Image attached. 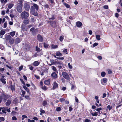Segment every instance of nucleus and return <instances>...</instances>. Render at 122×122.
<instances>
[{
	"label": "nucleus",
	"mask_w": 122,
	"mask_h": 122,
	"mask_svg": "<svg viewBox=\"0 0 122 122\" xmlns=\"http://www.w3.org/2000/svg\"><path fill=\"white\" fill-rule=\"evenodd\" d=\"M29 15V13L25 11H23L20 14V18L22 19L27 18Z\"/></svg>",
	"instance_id": "1"
},
{
	"label": "nucleus",
	"mask_w": 122,
	"mask_h": 122,
	"mask_svg": "<svg viewBox=\"0 0 122 122\" xmlns=\"http://www.w3.org/2000/svg\"><path fill=\"white\" fill-rule=\"evenodd\" d=\"M8 95L5 94H2L0 96V103L2 101L5 102L8 98Z\"/></svg>",
	"instance_id": "2"
},
{
	"label": "nucleus",
	"mask_w": 122,
	"mask_h": 122,
	"mask_svg": "<svg viewBox=\"0 0 122 122\" xmlns=\"http://www.w3.org/2000/svg\"><path fill=\"white\" fill-rule=\"evenodd\" d=\"M62 74L63 77L66 79L68 80L70 79V76L66 72H63L62 73Z\"/></svg>",
	"instance_id": "3"
},
{
	"label": "nucleus",
	"mask_w": 122,
	"mask_h": 122,
	"mask_svg": "<svg viewBox=\"0 0 122 122\" xmlns=\"http://www.w3.org/2000/svg\"><path fill=\"white\" fill-rule=\"evenodd\" d=\"M58 87V85L56 81H54L53 83L52 89L53 90L57 88Z\"/></svg>",
	"instance_id": "4"
},
{
	"label": "nucleus",
	"mask_w": 122,
	"mask_h": 122,
	"mask_svg": "<svg viewBox=\"0 0 122 122\" xmlns=\"http://www.w3.org/2000/svg\"><path fill=\"white\" fill-rule=\"evenodd\" d=\"M48 23H50L51 25V26L54 27L56 25V21H48Z\"/></svg>",
	"instance_id": "5"
},
{
	"label": "nucleus",
	"mask_w": 122,
	"mask_h": 122,
	"mask_svg": "<svg viewBox=\"0 0 122 122\" xmlns=\"http://www.w3.org/2000/svg\"><path fill=\"white\" fill-rule=\"evenodd\" d=\"M30 8V5L26 3L25 4L24 8L25 10L27 11H28Z\"/></svg>",
	"instance_id": "6"
},
{
	"label": "nucleus",
	"mask_w": 122,
	"mask_h": 122,
	"mask_svg": "<svg viewBox=\"0 0 122 122\" xmlns=\"http://www.w3.org/2000/svg\"><path fill=\"white\" fill-rule=\"evenodd\" d=\"M21 5H18L17 7V11L20 13L22 12V9Z\"/></svg>",
	"instance_id": "7"
},
{
	"label": "nucleus",
	"mask_w": 122,
	"mask_h": 122,
	"mask_svg": "<svg viewBox=\"0 0 122 122\" xmlns=\"http://www.w3.org/2000/svg\"><path fill=\"white\" fill-rule=\"evenodd\" d=\"M37 39L39 41L41 42H42L43 41V38L42 36L40 35H38L37 36Z\"/></svg>",
	"instance_id": "8"
},
{
	"label": "nucleus",
	"mask_w": 122,
	"mask_h": 122,
	"mask_svg": "<svg viewBox=\"0 0 122 122\" xmlns=\"http://www.w3.org/2000/svg\"><path fill=\"white\" fill-rule=\"evenodd\" d=\"M24 19H25L23 21V23L25 25L28 24L29 22V19L27 18Z\"/></svg>",
	"instance_id": "9"
},
{
	"label": "nucleus",
	"mask_w": 122,
	"mask_h": 122,
	"mask_svg": "<svg viewBox=\"0 0 122 122\" xmlns=\"http://www.w3.org/2000/svg\"><path fill=\"white\" fill-rule=\"evenodd\" d=\"M22 30L25 31H27V28L26 26L25 25H22L21 26Z\"/></svg>",
	"instance_id": "10"
},
{
	"label": "nucleus",
	"mask_w": 122,
	"mask_h": 122,
	"mask_svg": "<svg viewBox=\"0 0 122 122\" xmlns=\"http://www.w3.org/2000/svg\"><path fill=\"white\" fill-rule=\"evenodd\" d=\"M4 77L5 76H2L0 79V80L3 83L5 84L6 83V82L5 81V79L4 78Z\"/></svg>",
	"instance_id": "11"
},
{
	"label": "nucleus",
	"mask_w": 122,
	"mask_h": 122,
	"mask_svg": "<svg viewBox=\"0 0 122 122\" xmlns=\"http://www.w3.org/2000/svg\"><path fill=\"white\" fill-rule=\"evenodd\" d=\"M50 79L46 80L44 82V84L46 85H49L50 84Z\"/></svg>",
	"instance_id": "12"
},
{
	"label": "nucleus",
	"mask_w": 122,
	"mask_h": 122,
	"mask_svg": "<svg viewBox=\"0 0 122 122\" xmlns=\"http://www.w3.org/2000/svg\"><path fill=\"white\" fill-rule=\"evenodd\" d=\"M40 62L38 61H35L33 63V65L34 66H37L40 64Z\"/></svg>",
	"instance_id": "13"
},
{
	"label": "nucleus",
	"mask_w": 122,
	"mask_h": 122,
	"mask_svg": "<svg viewBox=\"0 0 122 122\" xmlns=\"http://www.w3.org/2000/svg\"><path fill=\"white\" fill-rule=\"evenodd\" d=\"M101 81L102 84H104V83H106L107 82V78H104L101 80Z\"/></svg>",
	"instance_id": "14"
},
{
	"label": "nucleus",
	"mask_w": 122,
	"mask_h": 122,
	"mask_svg": "<svg viewBox=\"0 0 122 122\" xmlns=\"http://www.w3.org/2000/svg\"><path fill=\"white\" fill-rule=\"evenodd\" d=\"M5 39L6 40H10V39L11 38V36L9 35H5Z\"/></svg>",
	"instance_id": "15"
},
{
	"label": "nucleus",
	"mask_w": 122,
	"mask_h": 122,
	"mask_svg": "<svg viewBox=\"0 0 122 122\" xmlns=\"http://www.w3.org/2000/svg\"><path fill=\"white\" fill-rule=\"evenodd\" d=\"M56 60H51V64L49 65H56Z\"/></svg>",
	"instance_id": "16"
},
{
	"label": "nucleus",
	"mask_w": 122,
	"mask_h": 122,
	"mask_svg": "<svg viewBox=\"0 0 122 122\" xmlns=\"http://www.w3.org/2000/svg\"><path fill=\"white\" fill-rule=\"evenodd\" d=\"M21 54V55L22 54ZM22 54L23 55L22 56H25V58L27 59V60H30V58L28 56L27 54Z\"/></svg>",
	"instance_id": "17"
},
{
	"label": "nucleus",
	"mask_w": 122,
	"mask_h": 122,
	"mask_svg": "<svg viewBox=\"0 0 122 122\" xmlns=\"http://www.w3.org/2000/svg\"><path fill=\"white\" fill-rule=\"evenodd\" d=\"M51 76L54 79L56 78L57 77V76L55 72H54L52 74Z\"/></svg>",
	"instance_id": "18"
},
{
	"label": "nucleus",
	"mask_w": 122,
	"mask_h": 122,
	"mask_svg": "<svg viewBox=\"0 0 122 122\" xmlns=\"http://www.w3.org/2000/svg\"><path fill=\"white\" fill-rule=\"evenodd\" d=\"M76 25L77 27H79L82 26V24L81 22L78 21L76 23Z\"/></svg>",
	"instance_id": "19"
},
{
	"label": "nucleus",
	"mask_w": 122,
	"mask_h": 122,
	"mask_svg": "<svg viewBox=\"0 0 122 122\" xmlns=\"http://www.w3.org/2000/svg\"><path fill=\"white\" fill-rule=\"evenodd\" d=\"M38 30L37 29H35L34 31H32V34L34 36L36 35V34L38 32Z\"/></svg>",
	"instance_id": "20"
},
{
	"label": "nucleus",
	"mask_w": 122,
	"mask_h": 122,
	"mask_svg": "<svg viewBox=\"0 0 122 122\" xmlns=\"http://www.w3.org/2000/svg\"><path fill=\"white\" fill-rule=\"evenodd\" d=\"M30 49L29 46L28 45H25V51H28Z\"/></svg>",
	"instance_id": "21"
},
{
	"label": "nucleus",
	"mask_w": 122,
	"mask_h": 122,
	"mask_svg": "<svg viewBox=\"0 0 122 122\" xmlns=\"http://www.w3.org/2000/svg\"><path fill=\"white\" fill-rule=\"evenodd\" d=\"M20 39L19 38H17L15 40V44H18L20 42Z\"/></svg>",
	"instance_id": "22"
},
{
	"label": "nucleus",
	"mask_w": 122,
	"mask_h": 122,
	"mask_svg": "<svg viewBox=\"0 0 122 122\" xmlns=\"http://www.w3.org/2000/svg\"><path fill=\"white\" fill-rule=\"evenodd\" d=\"M14 39L13 38H11L10 39L9 41V42L10 43L11 45L13 44L14 43Z\"/></svg>",
	"instance_id": "23"
},
{
	"label": "nucleus",
	"mask_w": 122,
	"mask_h": 122,
	"mask_svg": "<svg viewBox=\"0 0 122 122\" xmlns=\"http://www.w3.org/2000/svg\"><path fill=\"white\" fill-rule=\"evenodd\" d=\"M7 109V108L6 107H2V111L4 113H6V110Z\"/></svg>",
	"instance_id": "24"
},
{
	"label": "nucleus",
	"mask_w": 122,
	"mask_h": 122,
	"mask_svg": "<svg viewBox=\"0 0 122 122\" xmlns=\"http://www.w3.org/2000/svg\"><path fill=\"white\" fill-rule=\"evenodd\" d=\"M23 88L27 92L29 93H30L29 92V89L26 87L25 85L23 86Z\"/></svg>",
	"instance_id": "25"
},
{
	"label": "nucleus",
	"mask_w": 122,
	"mask_h": 122,
	"mask_svg": "<svg viewBox=\"0 0 122 122\" xmlns=\"http://www.w3.org/2000/svg\"><path fill=\"white\" fill-rule=\"evenodd\" d=\"M91 114L93 116H97L98 115V113L96 112H94L92 113Z\"/></svg>",
	"instance_id": "26"
},
{
	"label": "nucleus",
	"mask_w": 122,
	"mask_h": 122,
	"mask_svg": "<svg viewBox=\"0 0 122 122\" xmlns=\"http://www.w3.org/2000/svg\"><path fill=\"white\" fill-rule=\"evenodd\" d=\"M11 90H12L13 92L15 90V86L14 85H11L10 86Z\"/></svg>",
	"instance_id": "27"
},
{
	"label": "nucleus",
	"mask_w": 122,
	"mask_h": 122,
	"mask_svg": "<svg viewBox=\"0 0 122 122\" xmlns=\"http://www.w3.org/2000/svg\"><path fill=\"white\" fill-rule=\"evenodd\" d=\"M15 32L14 31L10 32V33H9V34L11 36H12L13 37L15 35Z\"/></svg>",
	"instance_id": "28"
},
{
	"label": "nucleus",
	"mask_w": 122,
	"mask_h": 122,
	"mask_svg": "<svg viewBox=\"0 0 122 122\" xmlns=\"http://www.w3.org/2000/svg\"><path fill=\"white\" fill-rule=\"evenodd\" d=\"M11 103V101L10 100H8L6 103V105L7 106H9L10 105Z\"/></svg>",
	"instance_id": "29"
},
{
	"label": "nucleus",
	"mask_w": 122,
	"mask_h": 122,
	"mask_svg": "<svg viewBox=\"0 0 122 122\" xmlns=\"http://www.w3.org/2000/svg\"><path fill=\"white\" fill-rule=\"evenodd\" d=\"M35 8L33 6H31L30 7V12L31 13L35 11Z\"/></svg>",
	"instance_id": "30"
},
{
	"label": "nucleus",
	"mask_w": 122,
	"mask_h": 122,
	"mask_svg": "<svg viewBox=\"0 0 122 122\" xmlns=\"http://www.w3.org/2000/svg\"><path fill=\"white\" fill-rule=\"evenodd\" d=\"M41 88L44 91H46L47 89V87L45 86H41Z\"/></svg>",
	"instance_id": "31"
},
{
	"label": "nucleus",
	"mask_w": 122,
	"mask_h": 122,
	"mask_svg": "<svg viewBox=\"0 0 122 122\" xmlns=\"http://www.w3.org/2000/svg\"><path fill=\"white\" fill-rule=\"evenodd\" d=\"M34 8H35L36 10H38V5L36 4H34L33 5V6Z\"/></svg>",
	"instance_id": "32"
},
{
	"label": "nucleus",
	"mask_w": 122,
	"mask_h": 122,
	"mask_svg": "<svg viewBox=\"0 0 122 122\" xmlns=\"http://www.w3.org/2000/svg\"><path fill=\"white\" fill-rule=\"evenodd\" d=\"M51 47L52 48L55 49L58 47V46L57 45H55L53 44H52L51 46Z\"/></svg>",
	"instance_id": "33"
},
{
	"label": "nucleus",
	"mask_w": 122,
	"mask_h": 122,
	"mask_svg": "<svg viewBox=\"0 0 122 122\" xmlns=\"http://www.w3.org/2000/svg\"><path fill=\"white\" fill-rule=\"evenodd\" d=\"M53 56H54V57H55L57 58L59 60H63L64 59V58L63 57H56V56L54 55H53Z\"/></svg>",
	"instance_id": "34"
},
{
	"label": "nucleus",
	"mask_w": 122,
	"mask_h": 122,
	"mask_svg": "<svg viewBox=\"0 0 122 122\" xmlns=\"http://www.w3.org/2000/svg\"><path fill=\"white\" fill-rule=\"evenodd\" d=\"M21 91L22 93V94H21V95L23 97H24L25 93V91H24L22 90H21Z\"/></svg>",
	"instance_id": "35"
},
{
	"label": "nucleus",
	"mask_w": 122,
	"mask_h": 122,
	"mask_svg": "<svg viewBox=\"0 0 122 122\" xmlns=\"http://www.w3.org/2000/svg\"><path fill=\"white\" fill-rule=\"evenodd\" d=\"M40 112L41 113H40V115H42V113H45V111L41 109L40 110Z\"/></svg>",
	"instance_id": "36"
},
{
	"label": "nucleus",
	"mask_w": 122,
	"mask_h": 122,
	"mask_svg": "<svg viewBox=\"0 0 122 122\" xmlns=\"http://www.w3.org/2000/svg\"><path fill=\"white\" fill-rule=\"evenodd\" d=\"M106 75V73L105 72H102L101 74V76L103 77L105 76V75Z\"/></svg>",
	"instance_id": "37"
},
{
	"label": "nucleus",
	"mask_w": 122,
	"mask_h": 122,
	"mask_svg": "<svg viewBox=\"0 0 122 122\" xmlns=\"http://www.w3.org/2000/svg\"><path fill=\"white\" fill-rule=\"evenodd\" d=\"M17 113L15 111H12L11 113V114L12 116L15 115Z\"/></svg>",
	"instance_id": "38"
},
{
	"label": "nucleus",
	"mask_w": 122,
	"mask_h": 122,
	"mask_svg": "<svg viewBox=\"0 0 122 122\" xmlns=\"http://www.w3.org/2000/svg\"><path fill=\"white\" fill-rule=\"evenodd\" d=\"M5 33V31H4L3 30H1L0 32V35H3Z\"/></svg>",
	"instance_id": "39"
},
{
	"label": "nucleus",
	"mask_w": 122,
	"mask_h": 122,
	"mask_svg": "<svg viewBox=\"0 0 122 122\" xmlns=\"http://www.w3.org/2000/svg\"><path fill=\"white\" fill-rule=\"evenodd\" d=\"M33 15L35 16H37L38 15V13L36 12H35V11L31 12Z\"/></svg>",
	"instance_id": "40"
},
{
	"label": "nucleus",
	"mask_w": 122,
	"mask_h": 122,
	"mask_svg": "<svg viewBox=\"0 0 122 122\" xmlns=\"http://www.w3.org/2000/svg\"><path fill=\"white\" fill-rule=\"evenodd\" d=\"M100 36L98 35H97L96 36V37L97 39L99 40H100Z\"/></svg>",
	"instance_id": "41"
},
{
	"label": "nucleus",
	"mask_w": 122,
	"mask_h": 122,
	"mask_svg": "<svg viewBox=\"0 0 122 122\" xmlns=\"http://www.w3.org/2000/svg\"><path fill=\"white\" fill-rule=\"evenodd\" d=\"M68 67L70 69H72V67L70 63H68Z\"/></svg>",
	"instance_id": "42"
},
{
	"label": "nucleus",
	"mask_w": 122,
	"mask_h": 122,
	"mask_svg": "<svg viewBox=\"0 0 122 122\" xmlns=\"http://www.w3.org/2000/svg\"><path fill=\"white\" fill-rule=\"evenodd\" d=\"M13 6V4H10L9 5L8 8L10 9H11Z\"/></svg>",
	"instance_id": "43"
},
{
	"label": "nucleus",
	"mask_w": 122,
	"mask_h": 122,
	"mask_svg": "<svg viewBox=\"0 0 122 122\" xmlns=\"http://www.w3.org/2000/svg\"><path fill=\"white\" fill-rule=\"evenodd\" d=\"M36 50L38 52H40L41 50L37 46L36 47Z\"/></svg>",
	"instance_id": "44"
},
{
	"label": "nucleus",
	"mask_w": 122,
	"mask_h": 122,
	"mask_svg": "<svg viewBox=\"0 0 122 122\" xmlns=\"http://www.w3.org/2000/svg\"><path fill=\"white\" fill-rule=\"evenodd\" d=\"M107 108L109 109V110H110L112 108V107L109 105H108L107 106Z\"/></svg>",
	"instance_id": "45"
},
{
	"label": "nucleus",
	"mask_w": 122,
	"mask_h": 122,
	"mask_svg": "<svg viewBox=\"0 0 122 122\" xmlns=\"http://www.w3.org/2000/svg\"><path fill=\"white\" fill-rule=\"evenodd\" d=\"M64 5L66 6V7L67 8H69L70 7V6L68 4H67L66 3H64Z\"/></svg>",
	"instance_id": "46"
},
{
	"label": "nucleus",
	"mask_w": 122,
	"mask_h": 122,
	"mask_svg": "<svg viewBox=\"0 0 122 122\" xmlns=\"http://www.w3.org/2000/svg\"><path fill=\"white\" fill-rule=\"evenodd\" d=\"M44 47L45 48H47L48 47V46H49V45L48 44L45 43H44Z\"/></svg>",
	"instance_id": "47"
},
{
	"label": "nucleus",
	"mask_w": 122,
	"mask_h": 122,
	"mask_svg": "<svg viewBox=\"0 0 122 122\" xmlns=\"http://www.w3.org/2000/svg\"><path fill=\"white\" fill-rule=\"evenodd\" d=\"M47 104V102L46 101H44L43 103V105L44 106H45Z\"/></svg>",
	"instance_id": "48"
},
{
	"label": "nucleus",
	"mask_w": 122,
	"mask_h": 122,
	"mask_svg": "<svg viewBox=\"0 0 122 122\" xmlns=\"http://www.w3.org/2000/svg\"><path fill=\"white\" fill-rule=\"evenodd\" d=\"M0 2L2 3H6L7 2V0H0Z\"/></svg>",
	"instance_id": "49"
},
{
	"label": "nucleus",
	"mask_w": 122,
	"mask_h": 122,
	"mask_svg": "<svg viewBox=\"0 0 122 122\" xmlns=\"http://www.w3.org/2000/svg\"><path fill=\"white\" fill-rule=\"evenodd\" d=\"M54 55H55L56 57L61 56H62V54H54Z\"/></svg>",
	"instance_id": "50"
},
{
	"label": "nucleus",
	"mask_w": 122,
	"mask_h": 122,
	"mask_svg": "<svg viewBox=\"0 0 122 122\" xmlns=\"http://www.w3.org/2000/svg\"><path fill=\"white\" fill-rule=\"evenodd\" d=\"M61 110V108L60 107H57L56 108V110L57 112L60 111Z\"/></svg>",
	"instance_id": "51"
},
{
	"label": "nucleus",
	"mask_w": 122,
	"mask_h": 122,
	"mask_svg": "<svg viewBox=\"0 0 122 122\" xmlns=\"http://www.w3.org/2000/svg\"><path fill=\"white\" fill-rule=\"evenodd\" d=\"M22 119L23 120L25 118H27V117L25 115H23L22 116Z\"/></svg>",
	"instance_id": "52"
},
{
	"label": "nucleus",
	"mask_w": 122,
	"mask_h": 122,
	"mask_svg": "<svg viewBox=\"0 0 122 122\" xmlns=\"http://www.w3.org/2000/svg\"><path fill=\"white\" fill-rule=\"evenodd\" d=\"M18 2H20V3H19V4H20V5H21V6H22V0H18Z\"/></svg>",
	"instance_id": "53"
},
{
	"label": "nucleus",
	"mask_w": 122,
	"mask_h": 122,
	"mask_svg": "<svg viewBox=\"0 0 122 122\" xmlns=\"http://www.w3.org/2000/svg\"><path fill=\"white\" fill-rule=\"evenodd\" d=\"M52 70L54 71H56V67L54 66H52Z\"/></svg>",
	"instance_id": "54"
},
{
	"label": "nucleus",
	"mask_w": 122,
	"mask_h": 122,
	"mask_svg": "<svg viewBox=\"0 0 122 122\" xmlns=\"http://www.w3.org/2000/svg\"><path fill=\"white\" fill-rule=\"evenodd\" d=\"M64 38V36L63 37L62 36H60L59 39L60 41H62L63 40Z\"/></svg>",
	"instance_id": "55"
},
{
	"label": "nucleus",
	"mask_w": 122,
	"mask_h": 122,
	"mask_svg": "<svg viewBox=\"0 0 122 122\" xmlns=\"http://www.w3.org/2000/svg\"><path fill=\"white\" fill-rule=\"evenodd\" d=\"M48 18L49 20H54V19H55V18L54 17V15H52V16L51 17H49Z\"/></svg>",
	"instance_id": "56"
},
{
	"label": "nucleus",
	"mask_w": 122,
	"mask_h": 122,
	"mask_svg": "<svg viewBox=\"0 0 122 122\" xmlns=\"http://www.w3.org/2000/svg\"><path fill=\"white\" fill-rule=\"evenodd\" d=\"M23 67V66L22 65H21L19 68V71H21Z\"/></svg>",
	"instance_id": "57"
},
{
	"label": "nucleus",
	"mask_w": 122,
	"mask_h": 122,
	"mask_svg": "<svg viewBox=\"0 0 122 122\" xmlns=\"http://www.w3.org/2000/svg\"><path fill=\"white\" fill-rule=\"evenodd\" d=\"M65 100L63 98H60V101L61 102L64 101Z\"/></svg>",
	"instance_id": "58"
},
{
	"label": "nucleus",
	"mask_w": 122,
	"mask_h": 122,
	"mask_svg": "<svg viewBox=\"0 0 122 122\" xmlns=\"http://www.w3.org/2000/svg\"><path fill=\"white\" fill-rule=\"evenodd\" d=\"M12 119L13 120H16L17 119V118L15 116H13L12 117Z\"/></svg>",
	"instance_id": "59"
},
{
	"label": "nucleus",
	"mask_w": 122,
	"mask_h": 122,
	"mask_svg": "<svg viewBox=\"0 0 122 122\" xmlns=\"http://www.w3.org/2000/svg\"><path fill=\"white\" fill-rule=\"evenodd\" d=\"M25 98L27 99H30V98L29 97V96H25Z\"/></svg>",
	"instance_id": "60"
},
{
	"label": "nucleus",
	"mask_w": 122,
	"mask_h": 122,
	"mask_svg": "<svg viewBox=\"0 0 122 122\" xmlns=\"http://www.w3.org/2000/svg\"><path fill=\"white\" fill-rule=\"evenodd\" d=\"M57 64H59V65H61L62 64V63L60 61H57L56 63V65H57Z\"/></svg>",
	"instance_id": "61"
},
{
	"label": "nucleus",
	"mask_w": 122,
	"mask_h": 122,
	"mask_svg": "<svg viewBox=\"0 0 122 122\" xmlns=\"http://www.w3.org/2000/svg\"><path fill=\"white\" fill-rule=\"evenodd\" d=\"M91 121V120L90 119H85L84 122H90Z\"/></svg>",
	"instance_id": "62"
},
{
	"label": "nucleus",
	"mask_w": 122,
	"mask_h": 122,
	"mask_svg": "<svg viewBox=\"0 0 122 122\" xmlns=\"http://www.w3.org/2000/svg\"><path fill=\"white\" fill-rule=\"evenodd\" d=\"M7 23L6 22H5L4 23V28H5L6 27H7Z\"/></svg>",
	"instance_id": "63"
},
{
	"label": "nucleus",
	"mask_w": 122,
	"mask_h": 122,
	"mask_svg": "<svg viewBox=\"0 0 122 122\" xmlns=\"http://www.w3.org/2000/svg\"><path fill=\"white\" fill-rule=\"evenodd\" d=\"M0 120L1 121H3L5 120V119L4 117H0Z\"/></svg>",
	"instance_id": "64"
}]
</instances>
